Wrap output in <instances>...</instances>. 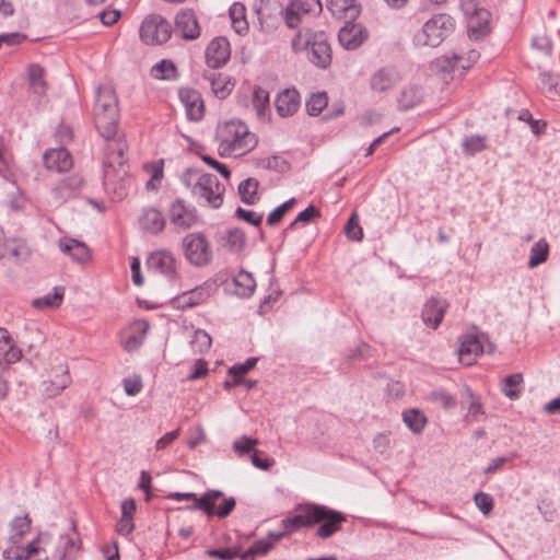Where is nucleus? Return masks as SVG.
<instances>
[{
    "label": "nucleus",
    "mask_w": 560,
    "mask_h": 560,
    "mask_svg": "<svg viewBox=\"0 0 560 560\" xmlns=\"http://www.w3.org/2000/svg\"><path fill=\"white\" fill-rule=\"evenodd\" d=\"M75 533L60 535L57 538L47 533H40L24 548L12 545L3 550L7 560H65L75 548Z\"/></svg>",
    "instance_id": "obj_1"
},
{
    "label": "nucleus",
    "mask_w": 560,
    "mask_h": 560,
    "mask_svg": "<svg viewBox=\"0 0 560 560\" xmlns=\"http://www.w3.org/2000/svg\"><path fill=\"white\" fill-rule=\"evenodd\" d=\"M218 153L222 158H242L258 144L257 136L240 119L220 122L215 130Z\"/></svg>",
    "instance_id": "obj_2"
},
{
    "label": "nucleus",
    "mask_w": 560,
    "mask_h": 560,
    "mask_svg": "<svg viewBox=\"0 0 560 560\" xmlns=\"http://www.w3.org/2000/svg\"><path fill=\"white\" fill-rule=\"evenodd\" d=\"M180 183L199 206L219 209L223 205L225 186L215 175L198 168H187L180 176Z\"/></svg>",
    "instance_id": "obj_3"
},
{
    "label": "nucleus",
    "mask_w": 560,
    "mask_h": 560,
    "mask_svg": "<svg viewBox=\"0 0 560 560\" xmlns=\"http://www.w3.org/2000/svg\"><path fill=\"white\" fill-rule=\"evenodd\" d=\"M93 113L98 132L105 139L112 140L118 127V104L116 94L110 86L97 89Z\"/></svg>",
    "instance_id": "obj_4"
},
{
    "label": "nucleus",
    "mask_w": 560,
    "mask_h": 560,
    "mask_svg": "<svg viewBox=\"0 0 560 560\" xmlns=\"http://www.w3.org/2000/svg\"><path fill=\"white\" fill-rule=\"evenodd\" d=\"M455 20L445 13L434 14L415 34L413 42L418 46L438 47L455 31Z\"/></svg>",
    "instance_id": "obj_5"
},
{
    "label": "nucleus",
    "mask_w": 560,
    "mask_h": 560,
    "mask_svg": "<svg viewBox=\"0 0 560 560\" xmlns=\"http://www.w3.org/2000/svg\"><path fill=\"white\" fill-rule=\"evenodd\" d=\"M295 51L310 49L308 59L319 68H327L331 62V49L323 33L299 32L292 39Z\"/></svg>",
    "instance_id": "obj_6"
},
{
    "label": "nucleus",
    "mask_w": 560,
    "mask_h": 560,
    "mask_svg": "<svg viewBox=\"0 0 560 560\" xmlns=\"http://www.w3.org/2000/svg\"><path fill=\"white\" fill-rule=\"evenodd\" d=\"M140 38L147 45H162L172 36V25L161 15L147 16L140 26Z\"/></svg>",
    "instance_id": "obj_7"
},
{
    "label": "nucleus",
    "mask_w": 560,
    "mask_h": 560,
    "mask_svg": "<svg viewBox=\"0 0 560 560\" xmlns=\"http://www.w3.org/2000/svg\"><path fill=\"white\" fill-rule=\"evenodd\" d=\"M185 258L194 266L202 267L211 260L212 252L202 233H189L183 238Z\"/></svg>",
    "instance_id": "obj_8"
},
{
    "label": "nucleus",
    "mask_w": 560,
    "mask_h": 560,
    "mask_svg": "<svg viewBox=\"0 0 560 560\" xmlns=\"http://www.w3.org/2000/svg\"><path fill=\"white\" fill-rule=\"evenodd\" d=\"M223 497V492L219 490H209L205 492L199 500L187 506L190 511L200 510L208 516L217 515L220 518H225L234 510L236 501L234 498L224 499L223 504L215 508V501Z\"/></svg>",
    "instance_id": "obj_9"
},
{
    "label": "nucleus",
    "mask_w": 560,
    "mask_h": 560,
    "mask_svg": "<svg viewBox=\"0 0 560 560\" xmlns=\"http://www.w3.org/2000/svg\"><path fill=\"white\" fill-rule=\"evenodd\" d=\"M460 8L468 19V30L475 36L485 34L490 13L482 7L481 0H460Z\"/></svg>",
    "instance_id": "obj_10"
},
{
    "label": "nucleus",
    "mask_w": 560,
    "mask_h": 560,
    "mask_svg": "<svg viewBox=\"0 0 560 560\" xmlns=\"http://www.w3.org/2000/svg\"><path fill=\"white\" fill-rule=\"evenodd\" d=\"M322 9L319 0H292L284 11L285 24L290 28H294L305 15H316L322 12Z\"/></svg>",
    "instance_id": "obj_11"
},
{
    "label": "nucleus",
    "mask_w": 560,
    "mask_h": 560,
    "mask_svg": "<svg viewBox=\"0 0 560 560\" xmlns=\"http://www.w3.org/2000/svg\"><path fill=\"white\" fill-rule=\"evenodd\" d=\"M214 284L205 282L195 289L183 292L172 300V305L177 310L195 307L207 301L213 293Z\"/></svg>",
    "instance_id": "obj_12"
},
{
    "label": "nucleus",
    "mask_w": 560,
    "mask_h": 560,
    "mask_svg": "<svg viewBox=\"0 0 560 560\" xmlns=\"http://www.w3.org/2000/svg\"><path fill=\"white\" fill-rule=\"evenodd\" d=\"M170 220L176 228L188 230L197 223L198 213L194 206L176 199L170 207Z\"/></svg>",
    "instance_id": "obj_13"
},
{
    "label": "nucleus",
    "mask_w": 560,
    "mask_h": 560,
    "mask_svg": "<svg viewBox=\"0 0 560 560\" xmlns=\"http://www.w3.org/2000/svg\"><path fill=\"white\" fill-rule=\"evenodd\" d=\"M323 511L317 504H308L301 510V513L282 521L287 533H292L303 526H312L319 523L323 517Z\"/></svg>",
    "instance_id": "obj_14"
},
{
    "label": "nucleus",
    "mask_w": 560,
    "mask_h": 560,
    "mask_svg": "<svg viewBox=\"0 0 560 560\" xmlns=\"http://www.w3.org/2000/svg\"><path fill=\"white\" fill-rule=\"evenodd\" d=\"M175 30L185 40H195L201 34V27L192 10L183 9L175 18Z\"/></svg>",
    "instance_id": "obj_15"
},
{
    "label": "nucleus",
    "mask_w": 560,
    "mask_h": 560,
    "mask_svg": "<svg viewBox=\"0 0 560 560\" xmlns=\"http://www.w3.org/2000/svg\"><path fill=\"white\" fill-rule=\"evenodd\" d=\"M84 186V179L78 174H73L61 179L52 189V196L57 203H63L70 199L77 198Z\"/></svg>",
    "instance_id": "obj_16"
},
{
    "label": "nucleus",
    "mask_w": 560,
    "mask_h": 560,
    "mask_svg": "<svg viewBox=\"0 0 560 560\" xmlns=\"http://www.w3.org/2000/svg\"><path fill=\"white\" fill-rule=\"evenodd\" d=\"M231 56L230 43L225 37H215L207 46L206 61L213 69L224 66Z\"/></svg>",
    "instance_id": "obj_17"
},
{
    "label": "nucleus",
    "mask_w": 560,
    "mask_h": 560,
    "mask_svg": "<svg viewBox=\"0 0 560 560\" xmlns=\"http://www.w3.org/2000/svg\"><path fill=\"white\" fill-rule=\"evenodd\" d=\"M400 79V73L395 67H382L371 75L370 88L375 93H385L392 90Z\"/></svg>",
    "instance_id": "obj_18"
},
{
    "label": "nucleus",
    "mask_w": 560,
    "mask_h": 560,
    "mask_svg": "<svg viewBox=\"0 0 560 560\" xmlns=\"http://www.w3.org/2000/svg\"><path fill=\"white\" fill-rule=\"evenodd\" d=\"M150 270L166 277H173L176 273V260L171 252L159 249L153 252L147 259Z\"/></svg>",
    "instance_id": "obj_19"
},
{
    "label": "nucleus",
    "mask_w": 560,
    "mask_h": 560,
    "mask_svg": "<svg viewBox=\"0 0 560 560\" xmlns=\"http://www.w3.org/2000/svg\"><path fill=\"white\" fill-rule=\"evenodd\" d=\"M366 38V31L360 24L351 23V21H347L346 25L338 33L340 45L348 50L357 49Z\"/></svg>",
    "instance_id": "obj_20"
},
{
    "label": "nucleus",
    "mask_w": 560,
    "mask_h": 560,
    "mask_svg": "<svg viewBox=\"0 0 560 560\" xmlns=\"http://www.w3.org/2000/svg\"><path fill=\"white\" fill-rule=\"evenodd\" d=\"M323 511V517L319 520L320 526L317 528V536L320 538H329L341 529V524L346 521L345 515L340 512L319 505Z\"/></svg>",
    "instance_id": "obj_21"
},
{
    "label": "nucleus",
    "mask_w": 560,
    "mask_h": 560,
    "mask_svg": "<svg viewBox=\"0 0 560 560\" xmlns=\"http://www.w3.org/2000/svg\"><path fill=\"white\" fill-rule=\"evenodd\" d=\"M138 222L143 232L153 235L161 233L166 224L163 213L154 207L143 208Z\"/></svg>",
    "instance_id": "obj_22"
},
{
    "label": "nucleus",
    "mask_w": 560,
    "mask_h": 560,
    "mask_svg": "<svg viewBox=\"0 0 560 560\" xmlns=\"http://www.w3.org/2000/svg\"><path fill=\"white\" fill-rule=\"evenodd\" d=\"M482 352L483 346L479 336L465 335L460 338V346L457 353L459 361L464 365H471Z\"/></svg>",
    "instance_id": "obj_23"
},
{
    "label": "nucleus",
    "mask_w": 560,
    "mask_h": 560,
    "mask_svg": "<svg viewBox=\"0 0 560 560\" xmlns=\"http://www.w3.org/2000/svg\"><path fill=\"white\" fill-rule=\"evenodd\" d=\"M43 159L48 170L58 173L69 171L73 165L72 156L65 148L47 150Z\"/></svg>",
    "instance_id": "obj_24"
},
{
    "label": "nucleus",
    "mask_w": 560,
    "mask_h": 560,
    "mask_svg": "<svg viewBox=\"0 0 560 560\" xmlns=\"http://www.w3.org/2000/svg\"><path fill=\"white\" fill-rule=\"evenodd\" d=\"M447 308V303L444 300L432 298L430 299L422 310L423 323L435 329L441 324Z\"/></svg>",
    "instance_id": "obj_25"
},
{
    "label": "nucleus",
    "mask_w": 560,
    "mask_h": 560,
    "mask_svg": "<svg viewBox=\"0 0 560 560\" xmlns=\"http://www.w3.org/2000/svg\"><path fill=\"white\" fill-rule=\"evenodd\" d=\"M58 246L62 253L70 256L78 264H84L91 259V252L83 242L63 237L59 241Z\"/></svg>",
    "instance_id": "obj_26"
},
{
    "label": "nucleus",
    "mask_w": 560,
    "mask_h": 560,
    "mask_svg": "<svg viewBox=\"0 0 560 560\" xmlns=\"http://www.w3.org/2000/svg\"><path fill=\"white\" fill-rule=\"evenodd\" d=\"M180 100L189 120L198 121L203 117L205 105L201 95L195 90L180 91Z\"/></svg>",
    "instance_id": "obj_27"
},
{
    "label": "nucleus",
    "mask_w": 560,
    "mask_h": 560,
    "mask_svg": "<svg viewBox=\"0 0 560 560\" xmlns=\"http://www.w3.org/2000/svg\"><path fill=\"white\" fill-rule=\"evenodd\" d=\"M300 94L295 89H285L276 98V108L281 117L293 115L300 107Z\"/></svg>",
    "instance_id": "obj_28"
},
{
    "label": "nucleus",
    "mask_w": 560,
    "mask_h": 560,
    "mask_svg": "<svg viewBox=\"0 0 560 560\" xmlns=\"http://www.w3.org/2000/svg\"><path fill=\"white\" fill-rule=\"evenodd\" d=\"M147 330L148 325L144 322L133 323L122 335V348L128 352L137 350L142 345Z\"/></svg>",
    "instance_id": "obj_29"
},
{
    "label": "nucleus",
    "mask_w": 560,
    "mask_h": 560,
    "mask_svg": "<svg viewBox=\"0 0 560 560\" xmlns=\"http://www.w3.org/2000/svg\"><path fill=\"white\" fill-rule=\"evenodd\" d=\"M327 9L335 18L348 21L354 20L360 13L355 0H327Z\"/></svg>",
    "instance_id": "obj_30"
},
{
    "label": "nucleus",
    "mask_w": 560,
    "mask_h": 560,
    "mask_svg": "<svg viewBox=\"0 0 560 560\" xmlns=\"http://www.w3.org/2000/svg\"><path fill=\"white\" fill-rule=\"evenodd\" d=\"M203 79L209 82L212 92L219 98H225L233 89V83L226 74L208 71Z\"/></svg>",
    "instance_id": "obj_31"
},
{
    "label": "nucleus",
    "mask_w": 560,
    "mask_h": 560,
    "mask_svg": "<svg viewBox=\"0 0 560 560\" xmlns=\"http://www.w3.org/2000/svg\"><path fill=\"white\" fill-rule=\"evenodd\" d=\"M32 520L27 514L14 517L10 523L9 542L20 545L23 537L30 533Z\"/></svg>",
    "instance_id": "obj_32"
},
{
    "label": "nucleus",
    "mask_w": 560,
    "mask_h": 560,
    "mask_svg": "<svg viewBox=\"0 0 560 560\" xmlns=\"http://www.w3.org/2000/svg\"><path fill=\"white\" fill-rule=\"evenodd\" d=\"M233 284L235 285V293L242 298L250 296L256 288L253 275L245 270H241L234 276Z\"/></svg>",
    "instance_id": "obj_33"
},
{
    "label": "nucleus",
    "mask_w": 560,
    "mask_h": 560,
    "mask_svg": "<svg viewBox=\"0 0 560 560\" xmlns=\"http://www.w3.org/2000/svg\"><path fill=\"white\" fill-rule=\"evenodd\" d=\"M70 384V376L67 370L60 369V373L56 374L55 380L44 382L43 393L47 397L59 395Z\"/></svg>",
    "instance_id": "obj_34"
},
{
    "label": "nucleus",
    "mask_w": 560,
    "mask_h": 560,
    "mask_svg": "<svg viewBox=\"0 0 560 560\" xmlns=\"http://www.w3.org/2000/svg\"><path fill=\"white\" fill-rule=\"evenodd\" d=\"M423 97V92L420 86L410 85L404 89L398 98V104L402 109H409L418 105Z\"/></svg>",
    "instance_id": "obj_35"
},
{
    "label": "nucleus",
    "mask_w": 560,
    "mask_h": 560,
    "mask_svg": "<svg viewBox=\"0 0 560 560\" xmlns=\"http://www.w3.org/2000/svg\"><path fill=\"white\" fill-rule=\"evenodd\" d=\"M523 383V375L514 373L503 378L501 384V392L511 400L518 399L521 396V385Z\"/></svg>",
    "instance_id": "obj_36"
},
{
    "label": "nucleus",
    "mask_w": 560,
    "mask_h": 560,
    "mask_svg": "<svg viewBox=\"0 0 560 560\" xmlns=\"http://www.w3.org/2000/svg\"><path fill=\"white\" fill-rule=\"evenodd\" d=\"M549 244L545 238H540L536 242L532 248L528 259V267L536 268L537 266L544 264L549 256Z\"/></svg>",
    "instance_id": "obj_37"
},
{
    "label": "nucleus",
    "mask_w": 560,
    "mask_h": 560,
    "mask_svg": "<svg viewBox=\"0 0 560 560\" xmlns=\"http://www.w3.org/2000/svg\"><path fill=\"white\" fill-rule=\"evenodd\" d=\"M230 18L234 31L244 35L248 31V24L245 18V7L242 3L235 2L230 8Z\"/></svg>",
    "instance_id": "obj_38"
},
{
    "label": "nucleus",
    "mask_w": 560,
    "mask_h": 560,
    "mask_svg": "<svg viewBox=\"0 0 560 560\" xmlns=\"http://www.w3.org/2000/svg\"><path fill=\"white\" fill-rule=\"evenodd\" d=\"M65 295L62 288H54L52 293H48L45 296L33 300V306L36 308H57L61 305Z\"/></svg>",
    "instance_id": "obj_39"
},
{
    "label": "nucleus",
    "mask_w": 560,
    "mask_h": 560,
    "mask_svg": "<svg viewBox=\"0 0 560 560\" xmlns=\"http://www.w3.org/2000/svg\"><path fill=\"white\" fill-rule=\"evenodd\" d=\"M540 89L546 96L553 98L560 96V75L544 72L539 75Z\"/></svg>",
    "instance_id": "obj_40"
},
{
    "label": "nucleus",
    "mask_w": 560,
    "mask_h": 560,
    "mask_svg": "<svg viewBox=\"0 0 560 560\" xmlns=\"http://www.w3.org/2000/svg\"><path fill=\"white\" fill-rule=\"evenodd\" d=\"M259 183L256 178H247L240 183L238 194L243 202L254 205L258 200L257 190Z\"/></svg>",
    "instance_id": "obj_41"
},
{
    "label": "nucleus",
    "mask_w": 560,
    "mask_h": 560,
    "mask_svg": "<svg viewBox=\"0 0 560 560\" xmlns=\"http://www.w3.org/2000/svg\"><path fill=\"white\" fill-rule=\"evenodd\" d=\"M406 425L415 433H420L427 423V418L417 409H409L402 413Z\"/></svg>",
    "instance_id": "obj_42"
},
{
    "label": "nucleus",
    "mask_w": 560,
    "mask_h": 560,
    "mask_svg": "<svg viewBox=\"0 0 560 560\" xmlns=\"http://www.w3.org/2000/svg\"><path fill=\"white\" fill-rule=\"evenodd\" d=\"M108 150L113 152H117L116 158L107 156V160L105 161L104 165L106 167L105 170V184L107 185L109 178H110V171L109 168L113 167L115 163L122 166L124 165V150L125 145L121 142L113 141L108 144Z\"/></svg>",
    "instance_id": "obj_43"
},
{
    "label": "nucleus",
    "mask_w": 560,
    "mask_h": 560,
    "mask_svg": "<svg viewBox=\"0 0 560 560\" xmlns=\"http://www.w3.org/2000/svg\"><path fill=\"white\" fill-rule=\"evenodd\" d=\"M3 244H5V247L2 250L5 256H11L19 261H24L30 257V249L24 243L5 240Z\"/></svg>",
    "instance_id": "obj_44"
},
{
    "label": "nucleus",
    "mask_w": 560,
    "mask_h": 560,
    "mask_svg": "<svg viewBox=\"0 0 560 560\" xmlns=\"http://www.w3.org/2000/svg\"><path fill=\"white\" fill-rule=\"evenodd\" d=\"M30 84L34 93L44 94L46 90V83L44 81V69L37 65L30 67L28 71Z\"/></svg>",
    "instance_id": "obj_45"
},
{
    "label": "nucleus",
    "mask_w": 560,
    "mask_h": 560,
    "mask_svg": "<svg viewBox=\"0 0 560 560\" xmlns=\"http://www.w3.org/2000/svg\"><path fill=\"white\" fill-rule=\"evenodd\" d=\"M211 343L212 339L207 331L202 329L195 330L190 341V346L194 352L203 353L210 349Z\"/></svg>",
    "instance_id": "obj_46"
},
{
    "label": "nucleus",
    "mask_w": 560,
    "mask_h": 560,
    "mask_svg": "<svg viewBox=\"0 0 560 560\" xmlns=\"http://www.w3.org/2000/svg\"><path fill=\"white\" fill-rule=\"evenodd\" d=\"M152 75L161 80H170L176 77V68L170 60H161L152 68Z\"/></svg>",
    "instance_id": "obj_47"
},
{
    "label": "nucleus",
    "mask_w": 560,
    "mask_h": 560,
    "mask_svg": "<svg viewBox=\"0 0 560 560\" xmlns=\"http://www.w3.org/2000/svg\"><path fill=\"white\" fill-rule=\"evenodd\" d=\"M455 60L458 66L459 74L472 67V65L479 59L480 55L475 49H468L465 52L454 54Z\"/></svg>",
    "instance_id": "obj_48"
},
{
    "label": "nucleus",
    "mask_w": 560,
    "mask_h": 560,
    "mask_svg": "<svg viewBox=\"0 0 560 560\" xmlns=\"http://www.w3.org/2000/svg\"><path fill=\"white\" fill-rule=\"evenodd\" d=\"M245 245V234L238 229L230 230L225 236V246L231 252H241Z\"/></svg>",
    "instance_id": "obj_49"
},
{
    "label": "nucleus",
    "mask_w": 560,
    "mask_h": 560,
    "mask_svg": "<svg viewBox=\"0 0 560 560\" xmlns=\"http://www.w3.org/2000/svg\"><path fill=\"white\" fill-rule=\"evenodd\" d=\"M327 102L328 98L326 93L313 94L306 103L307 113L312 116L319 115L322 110L327 106Z\"/></svg>",
    "instance_id": "obj_50"
},
{
    "label": "nucleus",
    "mask_w": 560,
    "mask_h": 560,
    "mask_svg": "<svg viewBox=\"0 0 560 560\" xmlns=\"http://www.w3.org/2000/svg\"><path fill=\"white\" fill-rule=\"evenodd\" d=\"M269 105V93L267 90L256 86L253 91V106L258 115H262Z\"/></svg>",
    "instance_id": "obj_51"
},
{
    "label": "nucleus",
    "mask_w": 560,
    "mask_h": 560,
    "mask_svg": "<svg viewBox=\"0 0 560 560\" xmlns=\"http://www.w3.org/2000/svg\"><path fill=\"white\" fill-rule=\"evenodd\" d=\"M345 234L351 241H361L363 237L362 228L359 224V217L357 213L351 214L346 226Z\"/></svg>",
    "instance_id": "obj_52"
},
{
    "label": "nucleus",
    "mask_w": 560,
    "mask_h": 560,
    "mask_svg": "<svg viewBox=\"0 0 560 560\" xmlns=\"http://www.w3.org/2000/svg\"><path fill=\"white\" fill-rule=\"evenodd\" d=\"M258 443L259 441L257 439L243 435L233 442V450L238 455L248 454Z\"/></svg>",
    "instance_id": "obj_53"
},
{
    "label": "nucleus",
    "mask_w": 560,
    "mask_h": 560,
    "mask_svg": "<svg viewBox=\"0 0 560 560\" xmlns=\"http://www.w3.org/2000/svg\"><path fill=\"white\" fill-rule=\"evenodd\" d=\"M486 148L485 138L480 136H471L463 141V149L466 154L474 155Z\"/></svg>",
    "instance_id": "obj_54"
},
{
    "label": "nucleus",
    "mask_w": 560,
    "mask_h": 560,
    "mask_svg": "<svg viewBox=\"0 0 560 560\" xmlns=\"http://www.w3.org/2000/svg\"><path fill=\"white\" fill-rule=\"evenodd\" d=\"M474 501H475L476 506L479 509V511L483 515L488 516L492 512L493 498L490 494L481 492V491L477 492L474 495Z\"/></svg>",
    "instance_id": "obj_55"
},
{
    "label": "nucleus",
    "mask_w": 560,
    "mask_h": 560,
    "mask_svg": "<svg viewBox=\"0 0 560 560\" xmlns=\"http://www.w3.org/2000/svg\"><path fill=\"white\" fill-rule=\"evenodd\" d=\"M435 66H436V69L442 72H447V73H453V74H455L456 72L459 73L458 66H457L454 55L451 57L443 56V57L436 59Z\"/></svg>",
    "instance_id": "obj_56"
},
{
    "label": "nucleus",
    "mask_w": 560,
    "mask_h": 560,
    "mask_svg": "<svg viewBox=\"0 0 560 560\" xmlns=\"http://www.w3.org/2000/svg\"><path fill=\"white\" fill-rule=\"evenodd\" d=\"M257 363L256 358H249L244 363L235 364L229 369V373L235 377H242L248 373Z\"/></svg>",
    "instance_id": "obj_57"
},
{
    "label": "nucleus",
    "mask_w": 560,
    "mask_h": 560,
    "mask_svg": "<svg viewBox=\"0 0 560 560\" xmlns=\"http://www.w3.org/2000/svg\"><path fill=\"white\" fill-rule=\"evenodd\" d=\"M533 47L545 55H549L552 50V43L545 34H538L533 38Z\"/></svg>",
    "instance_id": "obj_58"
},
{
    "label": "nucleus",
    "mask_w": 560,
    "mask_h": 560,
    "mask_svg": "<svg viewBox=\"0 0 560 560\" xmlns=\"http://www.w3.org/2000/svg\"><path fill=\"white\" fill-rule=\"evenodd\" d=\"M317 215H319L318 210L314 206H308L305 210L296 215L295 220L290 224V228H293L299 223L306 224Z\"/></svg>",
    "instance_id": "obj_59"
},
{
    "label": "nucleus",
    "mask_w": 560,
    "mask_h": 560,
    "mask_svg": "<svg viewBox=\"0 0 560 560\" xmlns=\"http://www.w3.org/2000/svg\"><path fill=\"white\" fill-rule=\"evenodd\" d=\"M236 215L237 218L248 222L249 224L254 226H258L262 221V215L257 214L256 212L252 210H245L243 208L236 209Z\"/></svg>",
    "instance_id": "obj_60"
},
{
    "label": "nucleus",
    "mask_w": 560,
    "mask_h": 560,
    "mask_svg": "<svg viewBox=\"0 0 560 560\" xmlns=\"http://www.w3.org/2000/svg\"><path fill=\"white\" fill-rule=\"evenodd\" d=\"M432 399L445 408H452V407H455V405H456L455 397L446 392L433 393Z\"/></svg>",
    "instance_id": "obj_61"
},
{
    "label": "nucleus",
    "mask_w": 560,
    "mask_h": 560,
    "mask_svg": "<svg viewBox=\"0 0 560 560\" xmlns=\"http://www.w3.org/2000/svg\"><path fill=\"white\" fill-rule=\"evenodd\" d=\"M207 555L211 558H219L221 560H233L238 557V551L230 548L226 549H210Z\"/></svg>",
    "instance_id": "obj_62"
},
{
    "label": "nucleus",
    "mask_w": 560,
    "mask_h": 560,
    "mask_svg": "<svg viewBox=\"0 0 560 560\" xmlns=\"http://www.w3.org/2000/svg\"><path fill=\"white\" fill-rule=\"evenodd\" d=\"M4 358V363L7 368H9L10 364L15 363L21 360L22 358V351L15 345L13 343L11 347L1 353Z\"/></svg>",
    "instance_id": "obj_63"
},
{
    "label": "nucleus",
    "mask_w": 560,
    "mask_h": 560,
    "mask_svg": "<svg viewBox=\"0 0 560 560\" xmlns=\"http://www.w3.org/2000/svg\"><path fill=\"white\" fill-rule=\"evenodd\" d=\"M179 435V429H176L174 431L167 432L162 438H160L155 443L156 450H164L168 445H171Z\"/></svg>",
    "instance_id": "obj_64"
}]
</instances>
